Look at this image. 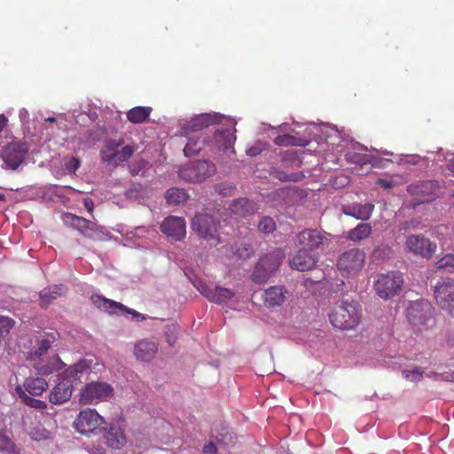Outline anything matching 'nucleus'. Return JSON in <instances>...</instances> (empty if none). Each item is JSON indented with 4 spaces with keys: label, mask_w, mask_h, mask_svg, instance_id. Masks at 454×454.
<instances>
[{
    "label": "nucleus",
    "mask_w": 454,
    "mask_h": 454,
    "mask_svg": "<svg viewBox=\"0 0 454 454\" xmlns=\"http://www.w3.org/2000/svg\"><path fill=\"white\" fill-rule=\"evenodd\" d=\"M362 306L355 301H339L335 303L329 320L335 328L341 330L355 329L361 322Z\"/></svg>",
    "instance_id": "1"
},
{
    "label": "nucleus",
    "mask_w": 454,
    "mask_h": 454,
    "mask_svg": "<svg viewBox=\"0 0 454 454\" xmlns=\"http://www.w3.org/2000/svg\"><path fill=\"white\" fill-rule=\"evenodd\" d=\"M48 388V382L42 377H27L22 385L15 387V393L25 405L36 410H44L47 403L32 396H41Z\"/></svg>",
    "instance_id": "2"
},
{
    "label": "nucleus",
    "mask_w": 454,
    "mask_h": 454,
    "mask_svg": "<svg viewBox=\"0 0 454 454\" xmlns=\"http://www.w3.org/2000/svg\"><path fill=\"white\" fill-rule=\"evenodd\" d=\"M406 317L410 324L419 331L431 329L435 325L434 309L426 300L410 301Z\"/></svg>",
    "instance_id": "3"
},
{
    "label": "nucleus",
    "mask_w": 454,
    "mask_h": 454,
    "mask_svg": "<svg viewBox=\"0 0 454 454\" xmlns=\"http://www.w3.org/2000/svg\"><path fill=\"white\" fill-rule=\"evenodd\" d=\"M366 254L363 249L351 248L339 255L337 269L343 277H355L362 270Z\"/></svg>",
    "instance_id": "4"
},
{
    "label": "nucleus",
    "mask_w": 454,
    "mask_h": 454,
    "mask_svg": "<svg viewBox=\"0 0 454 454\" xmlns=\"http://www.w3.org/2000/svg\"><path fill=\"white\" fill-rule=\"evenodd\" d=\"M216 172L215 165L208 160H196L179 169V176L190 183H202Z\"/></svg>",
    "instance_id": "5"
},
{
    "label": "nucleus",
    "mask_w": 454,
    "mask_h": 454,
    "mask_svg": "<svg viewBox=\"0 0 454 454\" xmlns=\"http://www.w3.org/2000/svg\"><path fill=\"white\" fill-rule=\"evenodd\" d=\"M114 395L113 387L104 381L87 383L80 391L79 402L82 404H96L106 401Z\"/></svg>",
    "instance_id": "6"
},
{
    "label": "nucleus",
    "mask_w": 454,
    "mask_h": 454,
    "mask_svg": "<svg viewBox=\"0 0 454 454\" xmlns=\"http://www.w3.org/2000/svg\"><path fill=\"white\" fill-rule=\"evenodd\" d=\"M62 219L67 226L77 231L81 235L90 239L99 238L106 231L105 227L98 225L97 223L72 213H64Z\"/></svg>",
    "instance_id": "7"
},
{
    "label": "nucleus",
    "mask_w": 454,
    "mask_h": 454,
    "mask_svg": "<svg viewBox=\"0 0 454 454\" xmlns=\"http://www.w3.org/2000/svg\"><path fill=\"white\" fill-rule=\"evenodd\" d=\"M403 283V278L401 272L389 271L378 277L374 289L380 298L387 300L399 294Z\"/></svg>",
    "instance_id": "8"
},
{
    "label": "nucleus",
    "mask_w": 454,
    "mask_h": 454,
    "mask_svg": "<svg viewBox=\"0 0 454 454\" xmlns=\"http://www.w3.org/2000/svg\"><path fill=\"white\" fill-rule=\"evenodd\" d=\"M218 225L215 219L208 214H197L192 222V229L197 235L200 239L213 241V245L220 243Z\"/></svg>",
    "instance_id": "9"
},
{
    "label": "nucleus",
    "mask_w": 454,
    "mask_h": 454,
    "mask_svg": "<svg viewBox=\"0 0 454 454\" xmlns=\"http://www.w3.org/2000/svg\"><path fill=\"white\" fill-rule=\"evenodd\" d=\"M434 295L438 306L448 314L454 315V280L442 278L434 287Z\"/></svg>",
    "instance_id": "10"
},
{
    "label": "nucleus",
    "mask_w": 454,
    "mask_h": 454,
    "mask_svg": "<svg viewBox=\"0 0 454 454\" xmlns=\"http://www.w3.org/2000/svg\"><path fill=\"white\" fill-rule=\"evenodd\" d=\"M284 259V254L281 251H274L262 256L257 262L253 273L254 278L260 281L266 280L273 272H275Z\"/></svg>",
    "instance_id": "11"
},
{
    "label": "nucleus",
    "mask_w": 454,
    "mask_h": 454,
    "mask_svg": "<svg viewBox=\"0 0 454 454\" xmlns=\"http://www.w3.org/2000/svg\"><path fill=\"white\" fill-rule=\"evenodd\" d=\"M407 191L413 196V200L417 204H423L431 202L436 198L439 185L436 181L427 180L411 184L408 186Z\"/></svg>",
    "instance_id": "12"
},
{
    "label": "nucleus",
    "mask_w": 454,
    "mask_h": 454,
    "mask_svg": "<svg viewBox=\"0 0 454 454\" xmlns=\"http://www.w3.org/2000/svg\"><path fill=\"white\" fill-rule=\"evenodd\" d=\"M327 242V238L316 229H305L296 235L297 247L313 253L319 248H324Z\"/></svg>",
    "instance_id": "13"
},
{
    "label": "nucleus",
    "mask_w": 454,
    "mask_h": 454,
    "mask_svg": "<svg viewBox=\"0 0 454 454\" xmlns=\"http://www.w3.org/2000/svg\"><path fill=\"white\" fill-rule=\"evenodd\" d=\"M404 246L408 252L427 259H430L436 249V245L423 235L407 236Z\"/></svg>",
    "instance_id": "14"
},
{
    "label": "nucleus",
    "mask_w": 454,
    "mask_h": 454,
    "mask_svg": "<svg viewBox=\"0 0 454 454\" xmlns=\"http://www.w3.org/2000/svg\"><path fill=\"white\" fill-rule=\"evenodd\" d=\"M104 422L103 418L94 409H85L80 411L74 422V428L81 434L94 432Z\"/></svg>",
    "instance_id": "15"
},
{
    "label": "nucleus",
    "mask_w": 454,
    "mask_h": 454,
    "mask_svg": "<svg viewBox=\"0 0 454 454\" xmlns=\"http://www.w3.org/2000/svg\"><path fill=\"white\" fill-rule=\"evenodd\" d=\"M221 115L219 114H201L192 118L182 128V136L188 137L193 133L202 130L204 128L220 122Z\"/></svg>",
    "instance_id": "16"
},
{
    "label": "nucleus",
    "mask_w": 454,
    "mask_h": 454,
    "mask_svg": "<svg viewBox=\"0 0 454 454\" xmlns=\"http://www.w3.org/2000/svg\"><path fill=\"white\" fill-rule=\"evenodd\" d=\"M73 380L64 373L59 375V381L51 390L49 401L53 404H61L67 402L73 393Z\"/></svg>",
    "instance_id": "17"
},
{
    "label": "nucleus",
    "mask_w": 454,
    "mask_h": 454,
    "mask_svg": "<svg viewBox=\"0 0 454 454\" xmlns=\"http://www.w3.org/2000/svg\"><path fill=\"white\" fill-rule=\"evenodd\" d=\"M27 153V148L24 144L12 142L5 146L3 159L8 168L15 170L23 162Z\"/></svg>",
    "instance_id": "18"
},
{
    "label": "nucleus",
    "mask_w": 454,
    "mask_h": 454,
    "mask_svg": "<svg viewBox=\"0 0 454 454\" xmlns=\"http://www.w3.org/2000/svg\"><path fill=\"white\" fill-rule=\"evenodd\" d=\"M160 231L175 240H182L186 235L185 221L182 217L168 216L160 224Z\"/></svg>",
    "instance_id": "19"
},
{
    "label": "nucleus",
    "mask_w": 454,
    "mask_h": 454,
    "mask_svg": "<svg viewBox=\"0 0 454 454\" xmlns=\"http://www.w3.org/2000/svg\"><path fill=\"white\" fill-rule=\"evenodd\" d=\"M91 301L98 308V309H104L106 311H108V312H112L114 309H119L121 311H125L126 313H129V314H131L133 316V317L137 320V321H143L145 319V317L132 309H129L128 307H126L125 305H123L122 303H120V302H117V301H112V300H109V299H106L101 295H97V294H94L91 296Z\"/></svg>",
    "instance_id": "20"
},
{
    "label": "nucleus",
    "mask_w": 454,
    "mask_h": 454,
    "mask_svg": "<svg viewBox=\"0 0 454 454\" xmlns=\"http://www.w3.org/2000/svg\"><path fill=\"white\" fill-rule=\"evenodd\" d=\"M317 261V253L300 247L291 262V267L299 271H306L315 268Z\"/></svg>",
    "instance_id": "21"
},
{
    "label": "nucleus",
    "mask_w": 454,
    "mask_h": 454,
    "mask_svg": "<svg viewBox=\"0 0 454 454\" xmlns=\"http://www.w3.org/2000/svg\"><path fill=\"white\" fill-rule=\"evenodd\" d=\"M200 293L208 301L215 303H223L231 300L234 296V293L228 288L215 286L211 287L205 284L198 286Z\"/></svg>",
    "instance_id": "22"
},
{
    "label": "nucleus",
    "mask_w": 454,
    "mask_h": 454,
    "mask_svg": "<svg viewBox=\"0 0 454 454\" xmlns=\"http://www.w3.org/2000/svg\"><path fill=\"white\" fill-rule=\"evenodd\" d=\"M105 443L114 450L122 448L126 443L124 429L117 424H111L103 434Z\"/></svg>",
    "instance_id": "23"
},
{
    "label": "nucleus",
    "mask_w": 454,
    "mask_h": 454,
    "mask_svg": "<svg viewBox=\"0 0 454 454\" xmlns=\"http://www.w3.org/2000/svg\"><path fill=\"white\" fill-rule=\"evenodd\" d=\"M287 290L281 286H274L267 288L263 293V301L267 307H278L285 303Z\"/></svg>",
    "instance_id": "24"
},
{
    "label": "nucleus",
    "mask_w": 454,
    "mask_h": 454,
    "mask_svg": "<svg viewBox=\"0 0 454 454\" xmlns=\"http://www.w3.org/2000/svg\"><path fill=\"white\" fill-rule=\"evenodd\" d=\"M234 126L221 128L215 131L214 142L219 150L227 151L232 148L236 140Z\"/></svg>",
    "instance_id": "25"
},
{
    "label": "nucleus",
    "mask_w": 454,
    "mask_h": 454,
    "mask_svg": "<svg viewBox=\"0 0 454 454\" xmlns=\"http://www.w3.org/2000/svg\"><path fill=\"white\" fill-rule=\"evenodd\" d=\"M374 210L372 203H353L350 205L343 206L342 212L348 216H352L357 220H368Z\"/></svg>",
    "instance_id": "26"
},
{
    "label": "nucleus",
    "mask_w": 454,
    "mask_h": 454,
    "mask_svg": "<svg viewBox=\"0 0 454 454\" xmlns=\"http://www.w3.org/2000/svg\"><path fill=\"white\" fill-rule=\"evenodd\" d=\"M158 351V345L154 341L146 340H139L134 347V355L137 359L148 362L151 361Z\"/></svg>",
    "instance_id": "27"
},
{
    "label": "nucleus",
    "mask_w": 454,
    "mask_h": 454,
    "mask_svg": "<svg viewBox=\"0 0 454 454\" xmlns=\"http://www.w3.org/2000/svg\"><path fill=\"white\" fill-rule=\"evenodd\" d=\"M134 151L135 150L132 145H125L121 150L114 152L110 154L101 151V159L103 161L110 164L118 165L128 160L133 155Z\"/></svg>",
    "instance_id": "28"
},
{
    "label": "nucleus",
    "mask_w": 454,
    "mask_h": 454,
    "mask_svg": "<svg viewBox=\"0 0 454 454\" xmlns=\"http://www.w3.org/2000/svg\"><path fill=\"white\" fill-rule=\"evenodd\" d=\"M64 366L60 358L54 355L49 358L47 363H38L35 364V370L41 376H48L55 372H59Z\"/></svg>",
    "instance_id": "29"
},
{
    "label": "nucleus",
    "mask_w": 454,
    "mask_h": 454,
    "mask_svg": "<svg viewBox=\"0 0 454 454\" xmlns=\"http://www.w3.org/2000/svg\"><path fill=\"white\" fill-rule=\"evenodd\" d=\"M231 214L237 216H245L254 214L256 210L255 205L247 198H239L232 201L230 205Z\"/></svg>",
    "instance_id": "30"
},
{
    "label": "nucleus",
    "mask_w": 454,
    "mask_h": 454,
    "mask_svg": "<svg viewBox=\"0 0 454 454\" xmlns=\"http://www.w3.org/2000/svg\"><path fill=\"white\" fill-rule=\"evenodd\" d=\"M63 286H53L42 290L40 292L41 306L43 308L48 307L54 300L63 294Z\"/></svg>",
    "instance_id": "31"
},
{
    "label": "nucleus",
    "mask_w": 454,
    "mask_h": 454,
    "mask_svg": "<svg viewBox=\"0 0 454 454\" xmlns=\"http://www.w3.org/2000/svg\"><path fill=\"white\" fill-rule=\"evenodd\" d=\"M153 109L150 106H136L127 113V119L135 124L147 121Z\"/></svg>",
    "instance_id": "32"
},
{
    "label": "nucleus",
    "mask_w": 454,
    "mask_h": 454,
    "mask_svg": "<svg viewBox=\"0 0 454 454\" xmlns=\"http://www.w3.org/2000/svg\"><path fill=\"white\" fill-rule=\"evenodd\" d=\"M372 233V226L370 223H362L356 227L351 229L347 235L349 240L357 242L368 238Z\"/></svg>",
    "instance_id": "33"
},
{
    "label": "nucleus",
    "mask_w": 454,
    "mask_h": 454,
    "mask_svg": "<svg viewBox=\"0 0 454 454\" xmlns=\"http://www.w3.org/2000/svg\"><path fill=\"white\" fill-rule=\"evenodd\" d=\"M188 195L184 189L170 188L166 192V200L169 205H178L187 200Z\"/></svg>",
    "instance_id": "34"
},
{
    "label": "nucleus",
    "mask_w": 454,
    "mask_h": 454,
    "mask_svg": "<svg viewBox=\"0 0 454 454\" xmlns=\"http://www.w3.org/2000/svg\"><path fill=\"white\" fill-rule=\"evenodd\" d=\"M187 143L184 148V153L186 157L193 156L199 153L202 149V143L200 142V137L197 136H188Z\"/></svg>",
    "instance_id": "35"
},
{
    "label": "nucleus",
    "mask_w": 454,
    "mask_h": 454,
    "mask_svg": "<svg viewBox=\"0 0 454 454\" xmlns=\"http://www.w3.org/2000/svg\"><path fill=\"white\" fill-rule=\"evenodd\" d=\"M27 431L31 439L36 442L47 440L51 437V432L40 423L27 428Z\"/></svg>",
    "instance_id": "36"
},
{
    "label": "nucleus",
    "mask_w": 454,
    "mask_h": 454,
    "mask_svg": "<svg viewBox=\"0 0 454 454\" xmlns=\"http://www.w3.org/2000/svg\"><path fill=\"white\" fill-rule=\"evenodd\" d=\"M51 348V342L49 340H42L38 343V347L35 350H32L27 353L26 358L30 361H36L47 353Z\"/></svg>",
    "instance_id": "37"
},
{
    "label": "nucleus",
    "mask_w": 454,
    "mask_h": 454,
    "mask_svg": "<svg viewBox=\"0 0 454 454\" xmlns=\"http://www.w3.org/2000/svg\"><path fill=\"white\" fill-rule=\"evenodd\" d=\"M90 364L86 360H82L78 362L77 364L72 365L69 367L67 371H65L63 373L68 377V378H78L79 373H82L83 372L87 371L90 368Z\"/></svg>",
    "instance_id": "38"
},
{
    "label": "nucleus",
    "mask_w": 454,
    "mask_h": 454,
    "mask_svg": "<svg viewBox=\"0 0 454 454\" xmlns=\"http://www.w3.org/2000/svg\"><path fill=\"white\" fill-rule=\"evenodd\" d=\"M234 254L241 259H247L254 254V248L250 244L241 241L235 245Z\"/></svg>",
    "instance_id": "39"
},
{
    "label": "nucleus",
    "mask_w": 454,
    "mask_h": 454,
    "mask_svg": "<svg viewBox=\"0 0 454 454\" xmlns=\"http://www.w3.org/2000/svg\"><path fill=\"white\" fill-rule=\"evenodd\" d=\"M273 176L283 182H299L304 177L302 173H291L287 174L283 170H275Z\"/></svg>",
    "instance_id": "40"
},
{
    "label": "nucleus",
    "mask_w": 454,
    "mask_h": 454,
    "mask_svg": "<svg viewBox=\"0 0 454 454\" xmlns=\"http://www.w3.org/2000/svg\"><path fill=\"white\" fill-rule=\"evenodd\" d=\"M258 230L263 234L272 233L276 230V223L270 216H264L258 223Z\"/></svg>",
    "instance_id": "41"
},
{
    "label": "nucleus",
    "mask_w": 454,
    "mask_h": 454,
    "mask_svg": "<svg viewBox=\"0 0 454 454\" xmlns=\"http://www.w3.org/2000/svg\"><path fill=\"white\" fill-rule=\"evenodd\" d=\"M269 147V144L262 141H256L254 145L247 149L246 153L251 157H255L261 154L263 151L268 150Z\"/></svg>",
    "instance_id": "42"
},
{
    "label": "nucleus",
    "mask_w": 454,
    "mask_h": 454,
    "mask_svg": "<svg viewBox=\"0 0 454 454\" xmlns=\"http://www.w3.org/2000/svg\"><path fill=\"white\" fill-rule=\"evenodd\" d=\"M437 268L445 270L449 272L454 270V255L452 254H448L442 257L437 262Z\"/></svg>",
    "instance_id": "43"
},
{
    "label": "nucleus",
    "mask_w": 454,
    "mask_h": 454,
    "mask_svg": "<svg viewBox=\"0 0 454 454\" xmlns=\"http://www.w3.org/2000/svg\"><path fill=\"white\" fill-rule=\"evenodd\" d=\"M14 325V321L7 317H0V340L7 336Z\"/></svg>",
    "instance_id": "44"
},
{
    "label": "nucleus",
    "mask_w": 454,
    "mask_h": 454,
    "mask_svg": "<svg viewBox=\"0 0 454 454\" xmlns=\"http://www.w3.org/2000/svg\"><path fill=\"white\" fill-rule=\"evenodd\" d=\"M297 140L298 138H296L295 137L289 134H285L278 136L274 139V143L279 146L297 145Z\"/></svg>",
    "instance_id": "45"
},
{
    "label": "nucleus",
    "mask_w": 454,
    "mask_h": 454,
    "mask_svg": "<svg viewBox=\"0 0 454 454\" xmlns=\"http://www.w3.org/2000/svg\"><path fill=\"white\" fill-rule=\"evenodd\" d=\"M177 327L176 325L171 324L168 325L165 327V337L166 341L170 345L174 346L177 340Z\"/></svg>",
    "instance_id": "46"
},
{
    "label": "nucleus",
    "mask_w": 454,
    "mask_h": 454,
    "mask_svg": "<svg viewBox=\"0 0 454 454\" xmlns=\"http://www.w3.org/2000/svg\"><path fill=\"white\" fill-rule=\"evenodd\" d=\"M403 376L408 380L418 382L422 379L423 372L416 368L411 371H404Z\"/></svg>",
    "instance_id": "47"
},
{
    "label": "nucleus",
    "mask_w": 454,
    "mask_h": 454,
    "mask_svg": "<svg viewBox=\"0 0 454 454\" xmlns=\"http://www.w3.org/2000/svg\"><path fill=\"white\" fill-rule=\"evenodd\" d=\"M215 190L223 196H231L233 194L234 186L228 183L218 184Z\"/></svg>",
    "instance_id": "48"
},
{
    "label": "nucleus",
    "mask_w": 454,
    "mask_h": 454,
    "mask_svg": "<svg viewBox=\"0 0 454 454\" xmlns=\"http://www.w3.org/2000/svg\"><path fill=\"white\" fill-rule=\"evenodd\" d=\"M81 166V161L76 157H71L65 162V168L74 173Z\"/></svg>",
    "instance_id": "49"
},
{
    "label": "nucleus",
    "mask_w": 454,
    "mask_h": 454,
    "mask_svg": "<svg viewBox=\"0 0 454 454\" xmlns=\"http://www.w3.org/2000/svg\"><path fill=\"white\" fill-rule=\"evenodd\" d=\"M12 447V442L10 438L0 431V450H10Z\"/></svg>",
    "instance_id": "50"
},
{
    "label": "nucleus",
    "mask_w": 454,
    "mask_h": 454,
    "mask_svg": "<svg viewBox=\"0 0 454 454\" xmlns=\"http://www.w3.org/2000/svg\"><path fill=\"white\" fill-rule=\"evenodd\" d=\"M217 441L222 442L223 444L229 445L233 442L234 436L231 433L225 430L224 433H221L219 435L215 436Z\"/></svg>",
    "instance_id": "51"
},
{
    "label": "nucleus",
    "mask_w": 454,
    "mask_h": 454,
    "mask_svg": "<svg viewBox=\"0 0 454 454\" xmlns=\"http://www.w3.org/2000/svg\"><path fill=\"white\" fill-rule=\"evenodd\" d=\"M123 142H124L123 139H120L118 141L109 140V141H107L106 147L109 151H115V149H117L119 146H121L123 144Z\"/></svg>",
    "instance_id": "52"
},
{
    "label": "nucleus",
    "mask_w": 454,
    "mask_h": 454,
    "mask_svg": "<svg viewBox=\"0 0 454 454\" xmlns=\"http://www.w3.org/2000/svg\"><path fill=\"white\" fill-rule=\"evenodd\" d=\"M353 157L356 158L355 161L357 163H360V164L371 163V156H369L367 154H364V155L354 154Z\"/></svg>",
    "instance_id": "53"
},
{
    "label": "nucleus",
    "mask_w": 454,
    "mask_h": 454,
    "mask_svg": "<svg viewBox=\"0 0 454 454\" xmlns=\"http://www.w3.org/2000/svg\"><path fill=\"white\" fill-rule=\"evenodd\" d=\"M82 202H83V206L87 209V211L89 213L92 214L93 209H94V202H93L92 199H90V197L84 198Z\"/></svg>",
    "instance_id": "54"
},
{
    "label": "nucleus",
    "mask_w": 454,
    "mask_h": 454,
    "mask_svg": "<svg viewBox=\"0 0 454 454\" xmlns=\"http://www.w3.org/2000/svg\"><path fill=\"white\" fill-rule=\"evenodd\" d=\"M203 452L205 454H215L216 447L214 443L209 442L203 447Z\"/></svg>",
    "instance_id": "55"
},
{
    "label": "nucleus",
    "mask_w": 454,
    "mask_h": 454,
    "mask_svg": "<svg viewBox=\"0 0 454 454\" xmlns=\"http://www.w3.org/2000/svg\"><path fill=\"white\" fill-rule=\"evenodd\" d=\"M377 184L381 185L384 189H390L394 186V183L392 181L382 178L378 179Z\"/></svg>",
    "instance_id": "56"
},
{
    "label": "nucleus",
    "mask_w": 454,
    "mask_h": 454,
    "mask_svg": "<svg viewBox=\"0 0 454 454\" xmlns=\"http://www.w3.org/2000/svg\"><path fill=\"white\" fill-rule=\"evenodd\" d=\"M7 118L4 114H0V132L3 130L4 126L6 125Z\"/></svg>",
    "instance_id": "57"
},
{
    "label": "nucleus",
    "mask_w": 454,
    "mask_h": 454,
    "mask_svg": "<svg viewBox=\"0 0 454 454\" xmlns=\"http://www.w3.org/2000/svg\"><path fill=\"white\" fill-rule=\"evenodd\" d=\"M448 168L451 171H454V160L449 162Z\"/></svg>",
    "instance_id": "58"
},
{
    "label": "nucleus",
    "mask_w": 454,
    "mask_h": 454,
    "mask_svg": "<svg viewBox=\"0 0 454 454\" xmlns=\"http://www.w3.org/2000/svg\"><path fill=\"white\" fill-rule=\"evenodd\" d=\"M46 121L53 122V121H55V118L54 117H49Z\"/></svg>",
    "instance_id": "59"
}]
</instances>
